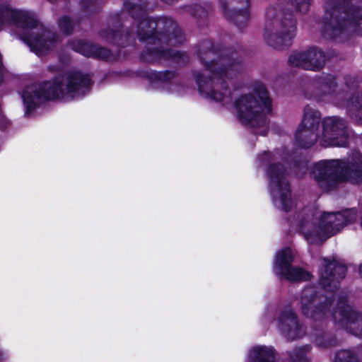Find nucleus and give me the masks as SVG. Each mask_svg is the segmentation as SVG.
Returning <instances> with one entry per match:
<instances>
[{"instance_id":"obj_9","label":"nucleus","mask_w":362,"mask_h":362,"mask_svg":"<svg viewBox=\"0 0 362 362\" xmlns=\"http://www.w3.org/2000/svg\"><path fill=\"white\" fill-rule=\"evenodd\" d=\"M234 105L240 121L252 127L264 125L266 115L272 112V103L262 84L257 85L253 93L240 95Z\"/></svg>"},{"instance_id":"obj_14","label":"nucleus","mask_w":362,"mask_h":362,"mask_svg":"<svg viewBox=\"0 0 362 362\" xmlns=\"http://www.w3.org/2000/svg\"><path fill=\"white\" fill-rule=\"evenodd\" d=\"M288 63L293 66L317 71L325 63L324 53L315 48L307 51H293L289 56Z\"/></svg>"},{"instance_id":"obj_15","label":"nucleus","mask_w":362,"mask_h":362,"mask_svg":"<svg viewBox=\"0 0 362 362\" xmlns=\"http://www.w3.org/2000/svg\"><path fill=\"white\" fill-rule=\"evenodd\" d=\"M320 297L317 295L316 288L314 286L306 287L302 292L299 303L303 314L308 317L317 318L322 315L325 307L329 303L327 298L325 305H317Z\"/></svg>"},{"instance_id":"obj_21","label":"nucleus","mask_w":362,"mask_h":362,"mask_svg":"<svg viewBox=\"0 0 362 362\" xmlns=\"http://www.w3.org/2000/svg\"><path fill=\"white\" fill-rule=\"evenodd\" d=\"M309 346H305L294 349L291 354V362H307L308 358L306 357L307 353L310 351Z\"/></svg>"},{"instance_id":"obj_4","label":"nucleus","mask_w":362,"mask_h":362,"mask_svg":"<svg viewBox=\"0 0 362 362\" xmlns=\"http://www.w3.org/2000/svg\"><path fill=\"white\" fill-rule=\"evenodd\" d=\"M11 26L25 30L22 39L37 55L46 54L57 42L54 35L28 12L16 10L0 0V31Z\"/></svg>"},{"instance_id":"obj_27","label":"nucleus","mask_w":362,"mask_h":362,"mask_svg":"<svg viewBox=\"0 0 362 362\" xmlns=\"http://www.w3.org/2000/svg\"><path fill=\"white\" fill-rule=\"evenodd\" d=\"M361 225L362 226V217H361Z\"/></svg>"},{"instance_id":"obj_1","label":"nucleus","mask_w":362,"mask_h":362,"mask_svg":"<svg viewBox=\"0 0 362 362\" xmlns=\"http://www.w3.org/2000/svg\"><path fill=\"white\" fill-rule=\"evenodd\" d=\"M92 80L89 74L74 70L64 72L52 81L41 85H31L22 93L25 115L47 100H68L83 96L90 90Z\"/></svg>"},{"instance_id":"obj_16","label":"nucleus","mask_w":362,"mask_h":362,"mask_svg":"<svg viewBox=\"0 0 362 362\" xmlns=\"http://www.w3.org/2000/svg\"><path fill=\"white\" fill-rule=\"evenodd\" d=\"M279 329L291 340L302 337L305 332L298 324L295 314L291 311H284L278 324Z\"/></svg>"},{"instance_id":"obj_26","label":"nucleus","mask_w":362,"mask_h":362,"mask_svg":"<svg viewBox=\"0 0 362 362\" xmlns=\"http://www.w3.org/2000/svg\"><path fill=\"white\" fill-rule=\"evenodd\" d=\"M317 345L320 346H322V344H320V343L317 342Z\"/></svg>"},{"instance_id":"obj_18","label":"nucleus","mask_w":362,"mask_h":362,"mask_svg":"<svg viewBox=\"0 0 362 362\" xmlns=\"http://www.w3.org/2000/svg\"><path fill=\"white\" fill-rule=\"evenodd\" d=\"M249 358L252 362H273L274 351L271 347L256 346L250 349Z\"/></svg>"},{"instance_id":"obj_17","label":"nucleus","mask_w":362,"mask_h":362,"mask_svg":"<svg viewBox=\"0 0 362 362\" xmlns=\"http://www.w3.org/2000/svg\"><path fill=\"white\" fill-rule=\"evenodd\" d=\"M173 74L170 72L151 73L150 78L152 86L155 88H161L169 92L176 91L177 85L171 81Z\"/></svg>"},{"instance_id":"obj_23","label":"nucleus","mask_w":362,"mask_h":362,"mask_svg":"<svg viewBox=\"0 0 362 362\" xmlns=\"http://www.w3.org/2000/svg\"><path fill=\"white\" fill-rule=\"evenodd\" d=\"M59 27L65 34H69L72 30L73 23L69 18L64 16L59 19Z\"/></svg>"},{"instance_id":"obj_8","label":"nucleus","mask_w":362,"mask_h":362,"mask_svg":"<svg viewBox=\"0 0 362 362\" xmlns=\"http://www.w3.org/2000/svg\"><path fill=\"white\" fill-rule=\"evenodd\" d=\"M296 32L297 23L292 13L277 12L274 7L267 10L263 36L269 46L276 49L289 47Z\"/></svg>"},{"instance_id":"obj_5","label":"nucleus","mask_w":362,"mask_h":362,"mask_svg":"<svg viewBox=\"0 0 362 362\" xmlns=\"http://www.w3.org/2000/svg\"><path fill=\"white\" fill-rule=\"evenodd\" d=\"M214 53L209 50L200 54L204 62V73L197 76L199 93L204 98L216 102H227L230 92L225 85V80L230 79L239 71V65L226 59L214 61Z\"/></svg>"},{"instance_id":"obj_3","label":"nucleus","mask_w":362,"mask_h":362,"mask_svg":"<svg viewBox=\"0 0 362 362\" xmlns=\"http://www.w3.org/2000/svg\"><path fill=\"white\" fill-rule=\"evenodd\" d=\"M356 219V211L354 209L336 213L304 209L293 224L309 244H322Z\"/></svg>"},{"instance_id":"obj_12","label":"nucleus","mask_w":362,"mask_h":362,"mask_svg":"<svg viewBox=\"0 0 362 362\" xmlns=\"http://www.w3.org/2000/svg\"><path fill=\"white\" fill-rule=\"evenodd\" d=\"M334 321L341 325L348 332L362 337L361 317L346 304L344 299L338 298L337 309L333 313Z\"/></svg>"},{"instance_id":"obj_11","label":"nucleus","mask_w":362,"mask_h":362,"mask_svg":"<svg viewBox=\"0 0 362 362\" xmlns=\"http://www.w3.org/2000/svg\"><path fill=\"white\" fill-rule=\"evenodd\" d=\"M293 253L290 247L279 250L275 257L274 272L291 281L308 280L310 274L300 267H291Z\"/></svg>"},{"instance_id":"obj_24","label":"nucleus","mask_w":362,"mask_h":362,"mask_svg":"<svg viewBox=\"0 0 362 362\" xmlns=\"http://www.w3.org/2000/svg\"><path fill=\"white\" fill-rule=\"evenodd\" d=\"M359 274L362 276V264L359 267Z\"/></svg>"},{"instance_id":"obj_22","label":"nucleus","mask_w":362,"mask_h":362,"mask_svg":"<svg viewBox=\"0 0 362 362\" xmlns=\"http://www.w3.org/2000/svg\"><path fill=\"white\" fill-rule=\"evenodd\" d=\"M334 362H358L355 356L348 350L339 351L334 358Z\"/></svg>"},{"instance_id":"obj_13","label":"nucleus","mask_w":362,"mask_h":362,"mask_svg":"<svg viewBox=\"0 0 362 362\" xmlns=\"http://www.w3.org/2000/svg\"><path fill=\"white\" fill-rule=\"evenodd\" d=\"M346 272L345 266L339 264L337 261L326 258L322 259L320 284L326 291L332 292L337 288L339 280L345 276Z\"/></svg>"},{"instance_id":"obj_19","label":"nucleus","mask_w":362,"mask_h":362,"mask_svg":"<svg viewBox=\"0 0 362 362\" xmlns=\"http://www.w3.org/2000/svg\"><path fill=\"white\" fill-rule=\"evenodd\" d=\"M72 47L76 52L86 57H101V52H106L105 49L97 47L82 40L74 42Z\"/></svg>"},{"instance_id":"obj_25","label":"nucleus","mask_w":362,"mask_h":362,"mask_svg":"<svg viewBox=\"0 0 362 362\" xmlns=\"http://www.w3.org/2000/svg\"><path fill=\"white\" fill-rule=\"evenodd\" d=\"M308 59H312L313 61H316V57H308Z\"/></svg>"},{"instance_id":"obj_6","label":"nucleus","mask_w":362,"mask_h":362,"mask_svg":"<svg viewBox=\"0 0 362 362\" xmlns=\"http://www.w3.org/2000/svg\"><path fill=\"white\" fill-rule=\"evenodd\" d=\"M313 175L322 188L329 190L337 183L362 181V155L353 151L346 160H322L316 163L313 169Z\"/></svg>"},{"instance_id":"obj_7","label":"nucleus","mask_w":362,"mask_h":362,"mask_svg":"<svg viewBox=\"0 0 362 362\" xmlns=\"http://www.w3.org/2000/svg\"><path fill=\"white\" fill-rule=\"evenodd\" d=\"M259 160L262 166L264 168L268 178L269 192L274 205L282 211H291L295 203L291 199L284 167L276 163V156L271 153L264 152Z\"/></svg>"},{"instance_id":"obj_20","label":"nucleus","mask_w":362,"mask_h":362,"mask_svg":"<svg viewBox=\"0 0 362 362\" xmlns=\"http://www.w3.org/2000/svg\"><path fill=\"white\" fill-rule=\"evenodd\" d=\"M157 26L156 22L153 20L144 18L139 24L138 35L141 40L150 38L155 34Z\"/></svg>"},{"instance_id":"obj_10","label":"nucleus","mask_w":362,"mask_h":362,"mask_svg":"<svg viewBox=\"0 0 362 362\" xmlns=\"http://www.w3.org/2000/svg\"><path fill=\"white\" fill-rule=\"evenodd\" d=\"M322 90L327 93L329 100L337 106L345 108L347 115L356 122L362 124V93H349L346 100L344 93L337 91V83L334 76L327 75L319 80Z\"/></svg>"},{"instance_id":"obj_2","label":"nucleus","mask_w":362,"mask_h":362,"mask_svg":"<svg viewBox=\"0 0 362 362\" xmlns=\"http://www.w3.org/2000/svg\"><path fill=\"white\" fill-rule=\"evenodd\" d=\"M320 113L308 106L303 118L295 134L296 143L300 147L310 148L316 141L323 147L345 146L348 144L346 122L341 117L332 116L322 120L319 129Z\"/></svg>"}]
</instances>
